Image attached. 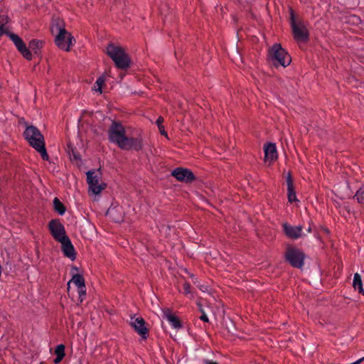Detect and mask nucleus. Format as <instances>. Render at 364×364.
Here are the masks:
<instances>
[{"instance_id": "obj_1", "label": "nucleus", "mask_w": 364, "mask_h": 364, "mask_svg": "<svg viewBox=\"0 0 364 364\" xmlns=\"http://www.w3.org/2000/svg\"><path fill=\"white\" fill-rule=\"evenodd\" d=\"M108 136L111 142L116 144L122 150L139 151L144 148L141 132L136 137H129L126 135L124 126L119 121H112Z\"/></svg>"}, {"instance_id": "obj_2", "label": "nucleus", "mask_w": 364, "mask_h": 364, "mask_svg": "<svg viewBox=\"0 0 364 364\" xmlns=\"http://www.w3.org/2000/svg\"><path fill=\"white\" fill-rule=\"evenodd\" d=\"M106 53L114 61L118 68L125 70L129 68L130 58L121 46L109 43L107 46Z\"/></svg>"}, {"instance_id": "obj_3", "label": "nucleus", "mask_w": 364, "mask_h": 364, "mask_svg": "<svg viewBox=\"0 0 364 364\" xmlns=\"http://www.w3.org/2000/svg\"><path fill=\"white\" fill-rule=\"evenodd\" d=\"M290 25L292 29L294 38L297 42L307 43L309 40V32L302 21H297L294 11L290 9Z\"/></svg>"}, {"instance_id": "obj_4", "label": "nucleus", "mask_w": 364, "mask_h": 364, "mask_svg": "<svg viewBox=\"0 0 364 364\" xmlns=\"http://www.w3.org/2000/svg\"><path fill=\"white\" fill-rule=\"evenodd\" d=\"M269 56L275 66L287 67L291 63V58L280 44L275 43L269 50Z\"/></svg>"}, {"instance_id": "obj_5", "label": "nucleus", "mask_w": 364, "mask_h": 364, "mask_svg": "<svg viewBox=\"0 0 364 364\" xmlns=\"http://www.w3.org/2000/svg\"><path fill=\"white\" fill-rule=\"evenodd\" d=\"M23 126L26 129L23 136L32 148L45 142L43 135L36 126L28 122H23Z\"/></svg>"}, {"instance_id": "obj_6", "label": "nucleus", "mask_w": 364, "mask_h": 364, "mask_svg": "<svg viewBox=\"0 0 364 364\" xmlns=\"http://www.w3.org/2000/svg\"><path fill=\"white\" fill-rule=\"evenodd\" d=\"M305 257L306 255L302 250L290 245H287L284 254V258L291 267L298 269L302 268L304 264Z\"/></svg>"}, {"instance_id": "obj_7", "label": "nucleus", "mask_w": 364, "mask_h": 364, "mask_svg": "<svg viewBox=\"0 0 364 364\" xmlns=\"http://www.w3.org/2000/svg\"><path fill=\"white\" fill-rule=\"evenodd\" d=\"M57 28L59 32L55 38L56 46L62 50L69 51L70 46L73 45V41H75L74 38L65 28L60 27V25H58Z\"/></svg>"}, {"instance_id": "obj_8", "label": "nucleus", "mask_w": 364, "mask_h": 364, "mask_svg": "<svg viewBox=\"0 0 364 364\" xmlns=\"http://www.w3.org/2000/svg\"><path fill=\"white\" fill-rule=\"evenodd\" d=\"M171 176L178 181L185 183H191L196 180V176L191 170L183 167H177L173 169Z\"/></svg>"}, {"instance_id": "obj_9", "label": "nucleus", "mask_w": 364, "mask_h": 364, "mask_svg": "<svg viewBox=\"0 0 364 364\" xmlns=\"http://www.w3.org/2000/svg\"><path fill=\"white\" fill-rule=\"evenodd\" d=\"M48 229L53 237L58 242L68 237L60 219L51 220L48 223Z\"/></svg>"}, {"instance_id": "obj_10", "label": "nucleus", "mask_w": 364, "mask_h": 364, "mask_svg": "<svg viewBox=\"0 0 364 364\" xmlns=\"http://www.w3.org/2000/svg\"><path fill=\"white\" fill-rule=\"evenodd\" d=\"M130 326L134 331L144 339H146L149 336V328L146 326V321L142 317L131 318Z\"/></svg>"}, {"instance_id": "obj_11", "label": "nucleus", "mask_w": 364, "mask_h": 364, "mask_svg": "<svg viewBox=\"0 0 364 364\" xmlns=\"http://www.w3.org/2000/svg\"><path fill=\"white\" fill-rule=\"evenodd\" d=\"M87 183L89 186L90 190L95 191V187L98 185L100 179L102 178L101 167L97 170H90L86 173Z\"/></svg>"}, {"instance_id": "obj_12", "label": "nucleus", "mask_w": 364, "mask_h": 364, "mask_svg": "<svg viewBox=\"0 0 364 364\" xmlns=\"http://www.w3.org/2000/svg\"><path fill=\"white\" fill-rule=\"evenodd\" d=\"M58 242L61 244V250L64 256L74 261L76 259V252L69 237H66Z\"/></svg>"}, {"instance_id": "obj_13", "label": "nucleus", "mask_w": 364, "mask_h": 364, "mask_svg": "<svg viewBox=\"0 0 364 364\" xmlns=\"http://www.w3.org/2000/svg\"><path fill=\"white\" fill-rule=\"evenodd\" d=\"M283 231L285 235L290 239L296 240L302 236L301 231L303 226L299 225L297 226H292L285 223L282 225Z\"/></svg>"}, {"instance_id": "obj_14", "label": "nucleus", "mask_w": 364, "mask_h": 364, "mask_svg": "<svg viewBox=\"0 0 364 364\" xmlns=\"http://www.w3.org/2000/svg\"><path fill=\"white\" fill-rule=\"evenodd\" d=\"M264 161L272 163L277 159V151L274 143L269 142L264 146Z\"/></svg>"}, {"instance_id": "obj_15", "label": "nucleus", "mask_w": 364, "mask_h": 364, "mask_svg": "<svg viewBox=\"0 0 364 364\" xmlns=\"http://www.w3.org/2000/svg\"><path fill=\"white\" fill-rule=\"evenodd\" d=\"M106 215L109 217L114 223H120L124 220L122 208L119 207L109 208L107 210Z\"/></svg>"}, {"instance_id": "obj_16", "label": "nucleus", "mask_w": 364, "mask_h": 364, "mask_svg": "<svg viewBox=\"0 0 364 364\" xmlns=\"http://www.w3.org/2000/svg\"><path fill=\"white\" fill-rule=\"evenodd\" d=\"M67 152L70 156V161L76 162L77 166H80L82 164L81 156L78 151L73 146V145L69 142L67 144Z\"/></svg>"}, {"instance_id": "obj_17", "label": "nucleus", "mask_w": 364, "mask_h": 364, "mask_svg": "<svg viewBox=\"0 0 364 364\" xmlns=\"http://www.w3.org/2000/svg\"><path fill=\"white\" fill-rule=\"evenodd\" d=\"M65 346L63 344H59L55 348V354L56 355L53 360L55 364L60 363L65 355Z\"/></svg>"}, {"instance_id": "obj_18", "label": "nucleus", "mask_w": 364, "mask_h": 364, "mask_svg": "<svg viewBox=\"0 0 364 364\" xmlns=\"http://www.w3.org/2000/svg\"><path fill=\"white\" fill-rule=\"evenodd\" d=\"M8 36L13 41L18 51H21L26 46L23 40L18 35L8 33Z\"/></svg>"}, {"instance_id": "obj_19", "label": "nucleus", "mask_w": 364, "mask_h": 364, "mask_svg": "<svg viewBox=\"0 0 364 364\" xmlns=\"http://www.w3.org/2000/svg\"><path fill=\"white\" fill-rule=\"evenodd\" d=\"M166 317L174 328L178 329L182 327L181 321L177 316L169 312L166 314Z\"/></svg>"}, {"instance_id": "obj_20", "label": "nucleus", "mask_w": 364, "mask_h": 364, "mask_svg": "<svg viewBox=\"0 0 364 364\" xmlns=\"http://www.w3.org/2000/svg\"><path fill=\"white\" fill-rule=\"evenodd\" d=\"M71 282H73L77 287H85V279L82 274H75L73 276L72 279L68 282V291H70V284Z\"/></svg>"}, {"instance_id": "obj_21", "label": "nucleus", "mask_w": 364, "mask_h": 364, "mask_svg": "<svg viewBox=\"0 0 364 364\" xmlns=\"http://www.w3.org/2000/svg\"><path fill=\"white\" fill-rule=\"evenodd\" d=\"M53 203L54 210L60 215H64L66 211V206L58 198H55Z\"/></svg>"}, {"instance_id": "obj_22", "label": "nucleus", "mask_w": 364, "mask_h": 364, "mask_svg": "<svg viewBox=\"0 0 364 364\" xmlns=\"http://www.w3.org/2000/svg\"><path fill=\"white\" fill-rule=\"evenodd\" d=\"M353 286L355 289H358L360 294H364L362 279L358 273H355L354 274Z\"/></svg>"}, {"instance_id": "obj_23", "label": "nucleus", "mask_w": 364, "mask_h": 364, "mask_svg": "<svg viewBox=\"0 0 364 364\" xmlns=\"http://www.w3.org/2000/svg\"><path fill=\"white\" fill-rule=\"evenodd\" d=\"M33 149L40 154L41 158L44 161H48L49 160V156L48 154L46 148V143H43L41 144L37 145L33 147Z\"/></svg>"}, {"instance_id": "obj_24", "label": "nucleus", "mask_w": 364, "mask_h": 364, "mask_svg": "<svg viewBox=\"0 0 364 364\" xmlns=\"http://www.w3.org/2000/svg\"><path fill=\"white\" fill-rule=\"evenodd\" d=\"M43 42L39 40L33 39L29 42V49L33 50L35 54L38 53V51L43 47Z\"/></svg>"}, {"instance_id": "obj_25", "label": "nucleus", "mask_w": 364, "mask_h": 364, "mask_svg": "<svg viewBox=\"0 0 364 364\" xmlns=\"http://www.w3.org/2000/svg\"><path fill=\"white\" fill-rule=\"evenodd\" d=\"M288 201L291 203L297 200L294 186L287 187Z\"/></svg>"}, {"instance_id": "obj_26", "label": "nucleus", "mask_w": 364, "mask_h": 364, "mask_svg": "<svg viewBox=\"0 0 364 364\" xmlns=\"http://www.w3.org/2000/svg\"><path fill=\"white\" fill-rule=\"evenodd\" d=\"M105 80V79L104 76H100L98 77L93 87L92 88V91H102Z\"/></svg>"}, {"instance_id": "obj_27", "label": "nucleus", "mask_w": 364, "mask_h": 364, "mask_svg": "<svg viewBox=\"0 0 364 364\" xmlns=\"http://www.w3.org/2000/svg\"><path fill=\"white\" fill-rule=\"evenodd\" d=\"M354 198H356L359 203L364 204V186L360 187L357 191Z\"/></svg>"}, {"instance_id": "obj_28", "label": "nucleus", "mask_w": 364, "mask_h": 364, "mask_svg": "<svg viewBox=\"0 0 364 364\" xmlns=\"http://www.w3.org/2000/svg\"><path fill=\"white\" fill-rule=\"evenodd\" d=\"M29 48H28L26 46L22 49L21 51H19L22 55L26 59V60H31L32 58V54Z\"/></svg>"}, {"instance_id": "obj_29", "label": "nucleus", "mask_w": 364, "mask_h": 364, "mask_svg": "<svg viewBox=\"0 0 364 364\" xmlns=\"http://www.w3.org/2000/svg\"><path fill=\"white\" fill-rule=\"evenodd\" d=\"M78 290V295H79V301L80 303H82L84 300V297L86 295V287H77Z\"/></svg>"}, {"instance_id": "obj_30", "label": "nucleus", "mask_w": 364, "mask_h": 364, "mask_svg": "<svg viewBox=\"0 0 364 364\" xmlns=\"http://www.w3.org/2000/svg\"><path fill=\"white\" fill-rule=\"evenodd\" d=\"M198 307H199V311L201 312V316H200V319L201 321H203V322H209V319H208V317L207 316V315L205 314L204 311H203V309L202 307V304L200 303H198L197 304Z\"/></svg>"}, {"instance_id": "obj_31", "label": "nucleus", "mask_w": 364, "mask_h": 364, "mask_svg": "<svg viewBox=\"0 0 364 364\" xmlns=\"http://www.w3.org/2000/svg\"><path fill=\"white\" fill-rule=\"evenodd\" d=\"M107 187V184L105 183H98V185L95 187V191H92V193L95 195H97L102 192V190H104Z\"/></svg>"}, {"instance_id": "obj_32", "label": "nucleus", "mask_w": 364, "mask_h": 364, "mask_svg": "<svg viewBox=\"0 0 364 364\" xmlns=\"http://www.w3.org/2000/svg\"><path fill=\"white\" fill-rule=\"evenodd\" d=\"M287 187L294 186L293 178L290 172L288 173L287 176Z\"/></svg>"}, {"instance_id": "obj_33", "label": "nucleus", "mask_w": 364, "mask_h": 364, "mask_svg": "<svg viewBox=\"0 0 364 364\" xmlns=\"http://www.w3.org/2000/svg\"><path fill=\"white\" fill-rule=\"evenodd\" d=\"M183 287V291H184L185 294H191V291H190L191 285L188 282H184Z\"/></svg>"}, {"instance_id": "obj_34", "label": "nucleus", "mask_w": 364, "mask_h": 364, "mask_svg": "<svg viewBox=\"0 0 364 364\" xmlns=\"http://www.w3.org/2000/svg\"><path fill=\"white\" fill-rule=\"evenodd\" d=\"M9 31H6L4 25H0V37L3 35L6 34L8 36Z\"/></svg>"}, {"instance_id": "obj_35", "label": "nucleus", "mask_w": 364, "mask_h": 364, "mask_svg": "<svg viewBox=\"0 0 364 364\" xmlns=\"http://www.w3.org/2000/svg\"><path fill=\"white\" fill-rule=\"evenodd\" d=\"M164 119L163 118V117L160 116L158 117V119H156V124H157L158 126V128L160 127L161 126H163L162 123L164 122Z\"/></svg>"}, {"instance_id": "obj_36", "label": "nucleus", "mask_w": 364, "mask_h": 364, "mask_svg": "<svg viewBox=\"0 0 364 364\" xmlns=\"http://www.w3.org/2000/svg\"><path fill=\"white\" fill-rule=\"evenodd\" d=\"M159 132L161 135L165 136L166 137L168 136L167 132L165 131V128L164 126H161L159 127Z\"/></svg>"}, {"instance_id": "obj_37", "label": "nucleus", "mask_w": 364, "mask_h": 364, "mask_svg": "<svg viewBox=\"0 0 364 364\" xmlns=\"http://www.w3.org/2000/svg\"><path fill=\"white\" fill-rule=\"evenodd\" d=\"M204 363L205 364H219L218 363L215 362V361H213V360H204Z\"/></svg>"}, {"instance_id": "obj_38", "label": "nucleus", "mask_w": 364, "mask_h": 364, "mask_svg": "<svg viewBox=\"0 0 364 364\" xmlns=\"http://www.w3.org/2000/svg\"><path fill=\"white\" fill-rule=\"evenodd\" d=\"M200 289L202 291H205L208 290V287L206 286H204V285H201L199 287Z\"/></svg>"}, {"instance_id": "obj_39", "label": "nucleus", "mask_w": 364, "mask_h": 364, "mask_svg": "<svg viewBox=\"0 0 364 364\" xmlns=\"http://www.w3.org/2000/svg\"><path fill=\"white\" fill-rule=\"evenodd\" d=\"M344 210L348 213L350 214V207L349 206H345L344 208Z\"/></svg>"}, {"instance_id": "obj_40", "label": "nucleus", "mask_w": 364, "mask_h": 364, "mask_svg": "<svg viewBox=\"0 0 364 364\" xmlns=\"http://www.w3.org/2000/svg\"><path fill=\"white\" fill-rule=\"evenodd\" d=\"M323 231H324L326 233H327V234H329V232H330L329 230H328V228H323Z\"/></svg>"}, {"instance_id": "obj_41", "label": "nucleus", "mask_w": 364, "mask_h": 364, "mask_svg": "<svg viewBox=\"0 0 364 364\" xmlns=\"http://www.w3.org/2000/svg\"><path fill=\"white\" fill-rule=\"evenodd\" d=\"M23 122H26V121H25L24 118H23V117H22V118L20 119L19 123H20V124H23Z\"/></svg>"}, {"instance_id": "obj_42", "label": "nucleus", "mask_w": 364, "mask_h": 364, "mask_svg": "<svg viewBox=\"0 0 364 364\" xmlns=\"http://www.w3.org/2000/svg\"><path fill=\"white\" fill-rule=\"evenodd\" d=\"M307 231L308 232H311L312 231L311 226L309 227Z\"/></svg>"}, {"instance_id": "obj_43", "label": "nucleus", "mask_w": 364, "mask_h": 364, "mask_svg": "<svg viewBox=\"0 0 364 364\" xmlns=\"http://www.w3.org/2000/svg\"><path fill=\"white\" fill-rule=\"evenodd\" d=\"M73 269L77 270V268L76 267H73Z\"/></svg>"}, {"instance_id": "obj_44", "label": "nucleus", "mask_w": 364, "mask_h": 364, "mask_svg": "<svg viewBox=\"0 0 364 364\" xmlns=\"http://www.w3.org/2000/svg\"><path fill=\"white\" fill-rule=\"evenodd\" d=\"M40 364H45L43 362H41Z\"/></svg>"}]
</instances>
